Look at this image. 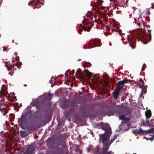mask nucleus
<instances>
[{
    "mask_svg": "<svg viewBox=\"0 0 154 154\" xmlns=\"http://www.w3.org/2000/svg\"><path fill=\"white\" fill-rule=\"evenodd\" d=\"M32 106H35L36 111L30 110L26 112L19 118L18 121H20V124L24 125L29 122L30 125L26 127L27 131L29 133L37 130L38 128V100L34 101Z\"/></svg>",
    "mask_w": 154,
    "mask_h": 154,
    "instance_id": "1",
    "label": "nucleus"
},
{
    "mask_svg": "<svg viewBox=\"0 0 154 154\" xmlns=\"http://www.w3.org/2000/svg\"><path fill=\"white\" fill-rule=\"evenodd\" d=\"M38 141L36 140L34 142L28 146L23 154H34L36 150L38 149Z\"/></svg>",
    "mask_w": 154,
    "mask_h": 154,
    "instance_id": "2",
    "label": "nucleus"
},
{
    "mask_svg": "<svg viewBox=\"0 0 154 154\" xmlns=\"http://www.w3.org/2000/svg\"><path fill=\"white\" fill-rule=\"evenodd\" d=\"M61 147L57 146L55 149V151L57 153V154H64L65 152L66 154H67V150L65 143H64L61 146Z\"/></svg>",
    "mask_w": 154,
    "mask_h": 154,
    "instance_id": "3",
    "label": "nucleus"
},
{
    "mask_svg": "<svg viewBox=\"0 0 154 154\" xmlns=\"http://www.w3.org/2000/svg\"><path fill=\"white\" fill-rule=\"evenodd\" d=\"M55 140L56 141V145L57 146H60L62 144L65 143L64 142L65 137L62 134L57 135L55 137Z\"/></svg>",
    "mask_w": 154,
    "mask_h": 154,
    "instance_id": "4",
    "label": "nucleus"
},
{
    "mask_svg": "<svg viewBox=\"0 0 154 154\" xmlns=\"http://www.w3.org/2000/svg\"><path fill=\"white\" fill-rule=\"evenodd\" d=\"M131 81V80L128 79L127 78H125L122 80L118 82L117 83V87L116 88H117L118 89L120 88V90H121L124 86L125 84Z\"/></svg>",
    "mask_w": 154,
    "mask_h": 154,
    "instance_id": "5",
    "label": "nucleus"
},
{
    "mask_svg": "<svg viewBox=\"0 0 154 154\" xmlns=\"http://www.w3.org/2000/svg\"><path fill=\"white\" fill-rule=\"evenodd\" d=\"M56 142H55L53 138L49 137L47 140V145L49 148H51L53 147L54 145L56 144Z\"/></svg>",
    "mask_w": 154,
    "mask_h": 154,
    "instance_id": "6",
    "label": "nucleus"
},
{
    "mask_svg": "<svg viewBox=\"0 0 154 154\" xmlns=\"http://www.w3.org/2000/svg\"><path fill=\"white\" fill-rule=\"evenodd\" d=\"M105 129H103L104 131H105V132L103 134H105L106 135L110 136V135L112 134V131L111 130V128L109 125L106 123L104 125Z\"/></svg>",
    "mask_w": 154,
    "mask_h": 154,
    "instance_id": "7",
    "label": "nucleus"
},
{
    "mask_svg": "<svg viewBox=\"0 0 154 154\" xmlns=\"http://www.w3.org/2000/svg\"><path fill=\"white\" fill-rule=\"evenodd\" d=\"M53 96V94L49 93L48 95L44 97L42 99H41L40 102L42 103H44L47 101H49L51 100Z\"/></svg>",
    "mask_w": 154,
    "mask_h": 154,
    "instance_id": "8",
    "label": "nucleus"
},
{
    "mask_svg": "<svg viewBox=\"0 0 154 154\" xmlns=\"http://www.w3.org/2000/svg\"><path fill=\"white\" fill-rule=\"evenodd\" d=\"M144 32L141 30H139L136 32V37H138L139 39H141L145 37Z\"/></svg>",
    "mask_w": 154,
    "mask_h": 154,
    "instance_id": "9",
    "label": "nucleus"
},
{
    "mask_svg": "<svg viewBox=\"0 0 154 154\" xmlns=\"http://www.w3.org/2000/svg\"><path fill=\"white\" fill-rule=\"evenodd\" d=\"M85 25L86 26V28L85 27H83V29L84 31H87L88 32L90 31V28L94 26V24L92 23L91 22L90 23L89 22H86V23H85Z\"/></svg>",
    "mask_w": 154,
    "mask_h": 154,
    "instance_id": "10",
    "label": "nucleus"
},
{
    "mask_svg": "<svg viewBox=\"0 0 154 154\" xmlns=\"http://www.w3.org/2000/svg\"><path fill=\"white\" fill-rule=\"evenodd\" d=\"M120 90V88L118 89L117 88H115L113 94V96L114 99H116L118 98Z\"/></svg>",
    "mask_w": 154,
    "mask_h": 154,
    "instance_id": "11",
    "label": "nucleus"
},
{
    "mask_svg": "<svg viewBox=\"0 0 154 154\" xmlns=\"http://www.w3.org/2000/svg\"><path fill=\"white\" fill-rule=\"evenodd\" d=\"M102 153L103 154H107V152L109 149V146L110 145H109V143H104Z\"/></svg>",
    "mask_w": 154,
    "mask_h": 154,
    "instance_id": "12",
    "label": "nucleus"
},
{
    "mask_svg": "<svg viewBox=\"0 0 154 154\" xmlns=\"http://www.w3.org/2000/svg\"><path fill=\"white\" fill-rule=\"evenodd\" d=\"M102 139V143H108L107 141L109 140V136L106 135L105 134H103L101 137H100Z\"/></svg>",
    "mask_w": 154,
    "mask_h": 154,
    "instance_id": "13",
    "label": "nucleus"
},
{
    "mask_svg": "<svg viewBox=\"0 0 154 154\" xmlns=\"http://www.w3.org/2000/svg\"><path fill=\"white\" fill-rule=\"evenodd\" d=\"M29 134L27 131H20V134L22 137H24L26 136Z\"/></svg>",
    "mask_w": 154,
    "mask_h": 154,
    "instance_id": "14",
    "label": "nucleus"
},
{
    "mask_svg": "<svg viewBox=\"0 0 154 154\" xmlns=\"http://www.w3.org/2000/svg\"><path fill=\"white\" fill-rule=\"evenodd\" d=\"M104 125L105 124H104L102 122H101L100 124L97 123H95V126L96 127L98 128H100L99 126H100L101 127V129H105Z\"/></svg>",
    "mask_w": 154,
    "mask_h": 154,
    "instance_id": "15",
    "label": "nucleus"
},
{
    "mask_svg": "<svg viewBox=\"0 0 154 154\" xmlns=\"http://www.w3.org/2000/svg\"><path fill=\"white\" fill-rule=\"evenodd\" d=\"M154 129V128H152L151 129H149L148 130H144L142 129V130H141V131L142 132V134L144 133L148 134L149 133H152V132H153L152 130Z\"/></svg>",
    "mask_w": 154,
    "mask_h": 154,
    "instance_id": "16",
    "label": "nucleus"
},
{
    "mask_svg": "<svg viewBox=\"0 0 154 154\" xmlns=\"http://www.w3.org/2000/svg\"><path fill=\"white\" fill-rule=\"evenodd\" d=\"M146 116L147 119L150 118L152 116V113L150 110L146 111L145 112Z\"/></svg>",
    "mask_w": 154,
    "mask_h": 154,
    "instance_id": "17",
    "label": "nucleus"
},
{
    "mask_svg": "<svg viewBox=\"0 0 154 154\" xmlns=\"http://www.w3.org/2000/svg\"><path fill=\"white\" fill-rule=\"evenodd\" d=\"M130 120V118H125V119L123 120V121L121 122V124L120 125H123V124L124 123H125L127 124L128 126V122Z\"/></svg>",
    "mask_w": 154,
    "mask_h": 154,
    "instance_id": "18",
    "label": "nucleus"
},
{
    "mask_svg": "<svg viewBox=\"0 0 154 154\" xmlns=\"http://www.w3.org/2000/svg\"><path fill=\"white\" fill-rule=\"evenodd\" d=\"M142 130L141 128H140L139 129H135L133 131V132L135 134H142V132L141 131Z\"/></svg>",
    "mask_w": 154,
    "mask_h": 154,
    "instance_id": "19",
    "label": "nucleus"
},
{
    "mask_svg": "<svg viewBox=\"0 0 154 154\" xmlns=\"http://www.w3.org/2000/svg\"><path fill=\"white\" fill-rule=\"evenodd\" d=\"M3 102L2 101H0V111L2 112L3 110L4 109V104L3 103Z\"/></svg>",
    "mask_w": 154,
    "mask_h": 154,
    "instance_id": "20",
    "label": "nucleus"
},
{
    "mask_svg": "<svg viewBox=\"0 0 154 154\" xmlns=\"http://www.w3.org/2000/svg\"><path fill=\"white\" fill-rule=\"evenodd\" d=\"M150 12L149 11H146L143 12V14H144V16L145 17L149 18V15Z\"/></svg>",
    "mask_w": 154,
    "mask_h": 154,
    "instance_id": "21",
    "label": "nucleus"
},
{
    "mask_svg": "<svg viewBox=\"0 0 154 154\" xmlns=\"http://www.w3.org/2000/svg\"><path fill=\"white\" fill-rule=\"evenodd\" d=\"M34 2L33 4H34V6L33 7V9H35V8H38V5L37 3L38 2V0H34Z\"/></svg>",
    "mask_w": 154,
    "mask_h": 154,
    "instance_id": "22",
    "label": "nucleus"
},
{
    "mask_svg": "<svg viewBox=\"0 0 154 154\" xmlns=\"http://www.w3.org/2000/svg\"><path fill=\"white\" fill-rule=\"evenodd\" d=\"M134 41V40H128V43L130 45V46L132 48L134 49L135 48L133 44H132V42H133Z\"/></svg>",
    "mask_w": 154,
    "mask_h": 154,
    "instance_id": "23",
    "label": "nucleus"
},
{
    "mask_svg": "<svg viewBox=\"0 0 154 154\" xmlns=\"http://www.w3.org/2000/svg\"><path fill=\"white\" fill-rule=\"evenodd\" d=\"M117 136L118 135L117 134H116L112 137V138L110 140V142L109 143V145H110L113 142V141L116 138Z\"/></svg>",
    "mask_w": 154,
    "mask_h": 154,
    "instance_id": "24",
    "label": "nucleus"
},
{
    "mask_svg": "<svg viewBox=\"0 0 154 154\" xmlns=\"http://www.w3.org/2000/svg\"><path fill=\"white\" fill-rule=\"evenodd\" d=\"M148 32H149V33H148V37H149V41L150 42L152 39L151 37L152 35L151 34V33L150 32L151 31V29H148Z\"/></svg>",
    "mask_w": 154,
    "mask_h": 154,
    "instance_id": "25",
    "label": "nucleus"
},
{
    "mask_svg": "<svg viewBox=\"0 0 154 154\" xmlns=\"http://www.w3.org/2000/svg\"><path fill=\"white\" fill-rule=\"evenodd\" d=\"M85 74L89 78L92 75L91 73L87 71L85 72Z\"/></svg>",
    "mask_w": 154,
    "mask_h": 154,
    "instance_id": "26",
    "label": "nucleus"
},
{
    "mask_svg": "<svg viewBox=\"0 0 154 154\" xmlns=\"http://www.w3.org/2000/svg\"><path fill=\"white\" fill-rule=\"evenodd\" d=\"M76 74H79L82 76V73L81 69H80L79 68L78 70L76 72L75 74L76 75Z\"/></svg>",
    "mask_w": 154,
    "mask_h": 154,
    "instance_id": "27",
    "label": "nucleus"
},
{
    "mask_svg": "<svg viewBox=\"0 0 154 154\" xmlns=\"http://www.w3.org/2000/svg\"><path fill=\"white\" fill-rule=\"evenodd\" d=\"M143 85V88L142 89V90L143 91V90H145V92L144 93H146V88L147 87V86L146 85Z\"/></svg>",
    "mask_w": 154,
    "mask_h": 154,
    "instance_id": "28",
    "label": "nucleus"
},
{
    "mask_svg": "<svg viewBox=\"0 0 154 154\" xmlns=\"http://www.w3.org/2000/svg\"><path fill=\"white\" fill-rule=\"evenodd\" d=\"M143 125L146 126H152L154 127V125H148L146 122H143L142 123Z\"/></svg>",
    "mask_w": 154,
    "mask_h": 154,
    "instance_id": "29",
    "label": "nucleus"
},
{
    "mask_svg": "<svg viewBox=\"0 0 154 154\" xmlns=\"http://www.w3.org/2000/svg\"><path fill=\"white\" fill-rule=\"evenodd\" d=\"M94 154H101L99 150V148L98 147H97L96 151Z\"/></svg>",
    "mask_w": 154,
    "mask_h": 154,
    "instance_id": "30",
    "label": "nucleus"
},
{
    "mask_svg": "<svg viewBox=\"0 0 154 154\" xmlns=\"http://www.w3.org/2000/svg\"><path fill=\"white\" fill-rule=\"evenodd\" d=\"M124 115H121L119 116V118L120 119L123 120L125 118Z\"/></svg>",
    "mask_w": 154,
    "mask_h": 154,
    "instance_id": "31",
    "label": "nucleus"
},
{
    "mask_svg": "<svg viewBox=\"0 0 154 154\" xmlns=\"http://www.w3.org/2000/svg\"><path fill=\"white\" fill-rule=\"evenodd\" d=\"M150 124L151 125H154L153 124L154 123V119H151L150 121Z\"/></svg>",
    "mask_w": 154,
    "mask_h": 154,
    "instance_id": "32",
    "label": "nucleus"
},
{
    "mask_svg": "<svg viewBox=\"0 0 154 154\" xmlns=\"http://www.w3.org/2000/svg\"><path fill=\"white\" fill-rule=\"evenodd\" d=\"M40 1L41 2H40V1L39 0V4H41L42 5H43L44 1L43 0H40Z\"/></svg>",
    "mask_w": 154,
    "mask_h": 154,
    "instance_id": "33",
    "label": "nucleus"
},
{
    "mask_svg": "<svg viewBox=\"0 0 154 154\" xmlns=\"http://www.w3.org/2000/svg\"><path fill=\"white\" fill-rule=\"evenodd\" d=\"M95 76H96L95 75H93V79L94 80H97V79H99V78H95Z\"/></svg>",
    "mask_w": 154,
    "mask_h": 154,
    "instance_id": "34",
    "label": "nucleus"
},
{
    "mask_svg": "<svg viewBox=\"0 0 154 154\" xmlns=\"http://www.w3.org/2000/svg\"><path fill=\"white\" fill-rule=\"evenodd\" d=\"M139 81L142 82L143 85L144 84V82H143V80L141 78L140 79Z\"/></svg>",
    "mask_w": 154,
    "mask_h": 154,
    "instance_id": "35",
    "label": "nucleus"
},
{
    "mask_svg": "<svg viewBox=\"0 0 154 154\" xmlns=\"http://www.w3.org/2000/svg\"><path fill=\"white\" fill-rule=\"evenodd\" d=\"M5 66H6V67L7 68V69L8 71H10L11 68L9 67H8L7 66L6 64L5 65Z\"/></svg>",
    "mask_w": 154,
    "mask_h": 154,
    "instance_id": "36",
    "label": "nucleus"
},
{
    "mask_svg": "<svg viewBox=\"0 0 154 154\" xmlns=\"http://www.w3.org/2000/svg\"><path fill=\"white\" fill-rule=\"evenodd\" d=\"M147 124L148 125H150V122H149V121H146V122Z\"/></svg>",
    "mask_w": 154,
    "mask_h": 154,
    "instance_id": "37",
    "label": "nucleus"
},
{
    "mask_svg": "<svg viewBox=\"0 0 154 154\" xmlns=\"http://www.w3.org/2000/svg\"><path fill=\"white\" fill-rule=\"evenodd\" d=\"M153 138L150 137V138L148 139V140H150L152 141L153 140Z\"/></svg>",
    "mask_w": 154,
    "mask_h": 154,
    "instance_id": "38",
    "label": "nucleus"
},
{
    "mask_svg": "<svg viewBox=\"0 0 154 154\" xmlns=\"http://www.w3.org/2000/svg\"><path fill=\"white\" fill-rule=\"evenodd\" d=\"M147 43H148V42L147 41H144L143 42V43L145 44H147Z\"/></svg>",
    "mask_w": 154,
    "mask_h": 154,
    "instance_id": "39",
    "label": "nucleus"
},
{
    "mask_svg": "<svg viewBox=\"0 0 154 154\" xmlns=\"http://www.w3.org/2000/svg\"><path fill=\"white\" fill-rule=\"evenodd\" d=\"M11 72L12 74L11 75H12L13 73V72H14V71H13L12 70H11Z\"/></svg>",
    "mask_w": 154,
    "mask_h": 154,
    "instance_id": "40",
    "label": "nucleus"
},
{
    "mask_svg": "<svg viewBox=\"0 0 154 154\" xmlns=\"http://www.w3.org/2000/svg\"><path fill=\"white\" fill-rule=\"evenodd\" d=\"M74 72H75V70H72V75L73 74H74Z\"/></svg>",
    "mask_w": 154,
    "mask_h": 154,
    "instance_id": "41",
    "label": "nucleus"
},
{
    "mask_svg": "<svg viewBox=\"0 0 154 154\" xmlns=\"http://www.w3.org/2000/svg\"><path fill=\"white\" fill-rule=\"evenodd\" d=\"M3 51H5L6 50V48L5 47H3Z\"/></svg>",
    "mask_w": 154,
    "mask_h": 154,
    "instance_id": "42",
    "label": "nucleus"
},
{
    "mask_svg": "<svg viewBox=\"0 0 154 154\" xmlns=\"http://www.w3.org/2000/svg\"><path fill=\"white\" fill-rule=\"evenodd\" d=\"M2 2V0L0 1V5H1Z\"/></svg>",
    "mask_w": 154,
    "mask_h": 154,
    "instance_id": "43",
    "label": "nucleus"
},
{
    "mask_svg": "<svg viewBox=\"0 0 154 154\" xmlns=\"http://www.w3.org/2000/svg\"><path fill=\"white\" fill-rule=\"evenodd\" d=\"M111 152V151H109V152L107 153V154H110Z\"/></svg>",
    "mask_w": 154,
    "mask_h": 154,
    "instance_id": "44",
    "label": "nucleus"
},
{
    "mask_svg": "<svg viewBox=\"0 0 154 154\" xmlns=\"http://www.w3.org/2000/svg\"><path fill=\"white\" fill-rule=\"evenodd\" d=\"M81 60V59H79L78 60H77V61H80Z\"/></svg>",
    "mask_w": 154,
    "mask_h": 154,
    "instance_id": "45",
    "label": "nucleus"
},
{
    "mask_svg": "<svg viewBox=\"0 0 154 154\" xmlns=\"http://www.w3.org/2000/svg\"><path fill=\"white\" fill-rule=\"evenodd\" d=\"M152 131H153V132H152V133H154V129Z\"/></svg>",
    "mask_w": 154,
    "mask_h": 154,
    "instance_id": "46",
    "label": "nucleus"
},
{
    "mask_svg": "<svg viewBox=\"0 0 154 154\" xmlns=\"http://www.w3.org/2000/svg\"><path fill=\"white\" fill-rule=\"evenodd\" d=\"M145 138L147 140H148V139L146 138V137H145Z\"/></svg>",
    "mask_w": 154,
    "mask_h": 154,
    "instance_id": "47",
    "label": "nucleus"
},
{
    "mask_svg": "<svg viewBox=\"0 0 154 154\" xmlns=\"http://www.w3.org/2000/svg\"><path fill=\"white\" fill-rule=\"evenodd\" d=\"M137 25H139V26H140V23H138L137 24Z\"/></svg>",
    "mask_w": 154,
    "mask_h": 154,
    "instance_id": "48",
    "label": "nucleus"
},
{
    "mask_svg": "<svg viewBox=\"0 0 154 154\" xmlns=\"http://www.w3.org/2000/svg\"><path fill=\"white\" fill-rule=\"evenodd\" d=\"M121 39L122 40H124L125 39L124 38H121Z\"/></svg>",
    "mask_w": 154,
    "mask_h": 154,
    "instance_id": "49",
    "label": "nucleus"
},
{
    "mask_svg": "<svg viewBox=\"0 0 154 154\" xmlns=\"http://www.w3.org/2000/svg\"><path fill=\"white\" fill-rule=\"evenodd\" d=\"M42 96V95H41V96H39V99L41 98V96Z\"/></svg>",
    "mask_w": 154,
    "mask_h": 154,
    "instance_id": "50",
    "label": "nucleus"
},
{
    "mask_svg": "<svg viewBox=\"0 0 154 154\" xmlns=\"http://www.w3.org/2000/svg\"><path fill=\"white\" fill-rule=\"evenodd\" d=\"M126 94L127 95H128V94H129V93H126Z\"/></svg>",
    "mask_w": 154,
    "mask_h": 154,
    "instance_id": "51",
    "label": "nucleus"
},
{
    "mask_svg": "<svg viewBox=\"0 0 154 154\" xmlns=\"http://www.w3.org/2000/svg\"><path fill=\"white\" fill-rule=\"evenodd\" d=\"M28 5H30V2H29V3H28Z\"/></svg>",
    "mask_w": 154,
    "mask_h": 154,
    "instance_id": "52",
    "label": "nucleus"
},
{
    "mask_svg": "<svg viewBox=\"0 0 154 154\" xmlns=\"http://www.w3.org/2000/svg\"><path fill=\"white\" fill-rule=\"evenodd\" d=\"M119 35H120V34H121V33H120V32H119Z\"/></svg>",
    "mask_w": 154,
    "mask_h": 154,
    "instance_id": "53",
    "label": "nucleus"
},
{
    "mask_svg": "<svg viewBox=\"0 0 154 154\" xmlns=\"http://www.w3.org/2000/svg\"><path fill=\"white\" fill-rule=\"evenodd\" d=\"M106 84L108 85V84H109V83L108 82H107V83H106Z\"/></svg>",
    "mask_w": 154,
    "mask_h": 154,
    "instance_id": "54",
    "label": "nucleus"
},
{
    "mask_svg": "<svg viewBox=\"0 0 154 154\" xmlns=\"http://www.w3.org/2000/svg\"><path fill=\"white\" fill-rule=\"evenodd\" d=\"M20 106H22V104H20Z\"/></svg>",
    "mask_w": 154,
    "mask_h": 154,
    "instance_id": "55",
    "label": "nucleus"
},
{
    "mask_svg": "<svg viewBox=\"0 0 154 154\" xmlns=\"http://www.w3.org/2000/svg\"><path fill=\"white\" fill-rule=\"evenodd\" d=\"M87 64H90V63L89 62H87Z\"/></svg>",
    "mask_w": 154,
    "mask_h": 154,
    "instance_id": "56",
    "label": "nucleus"
},
{
    "mask_svg": "<svg viewBox=\"0 0 154 154\" xmlns=\"http://www.w3.org/2000/svg\"><path fill=\"white\" fill-rule=\"evenodd\" d=\"M138 85H141V84H140V83H139V84H138Z\"/></svg>",
    "mask_w": 154,
    "mask_h": 154,
    "instance_id": "57",
    "label": "nucleus"
},
{
    "mask_svg": "<svg viewBox=\"0 0 154 154\" xmlns=\"http://www.w3.org/2000/svg\"><path fill=\"white\" fill-rule=\"evenodd\" d=\"M40 7V5H39V8Z\"/></svg>",
    "mask_w": 154,
    "mask_h": 154,
    "instance_id": "58",
    "label": "nucleus"
},
{
    "mask_svg": "<svg viewBox=\"0 0 154 154\" xmlns=\"http://www.w3.org/2000/svg\"><path fill=\"white\" fill-rule=\"evenodd\" d=\"M98 74H97V76H98Z\"/></svg>",
    "mask_w": 154,
    "mask_h": 154,
    "instance_id": "59",
    "label": "nucleus"
},
{
    "mask_svg": "<svg viewBox=\"0 0 154 154\" xmlns=\"http://www.w3.org/2000/svg\"><path fill=\"white\" fill-rule=\"evenodd\" d=\"M148 27H149L150 28V27L149 26Z\"/></svg>",
    "mask_w": 154,
    "mask_h": 154,
    "instance_id": "60",
    "label": "nucleus"
},
{
    "mask_svg": "<svg viewBox=\"0 0 154 154\" xmlns=\"http://www.w3.org/2000/svg\"><path fill=\"white\" fill-rule=\"evenodd\" d=\"M133 154H136V153H134Z\"/></svg>",
    "mask_w": 154,
    "mask_h": 154,
    "instance_id": "61",
    "label": "nucleus"
},
{
    "mask_svg": "<svg viewBox=\"0 0 154 154\" xmlns=\"http://www.w3.org/2000/svg\"><path fill=\"white\" fill-rule=\"evenodd\" d=\"M9 73L10 74V75H11V73H10V72H9Z\"/></svg>",
    "mask_w": 154,
    "mask_h": 154,
    "instance_id": "62",
    "label": "nucleus"
},
{
    "mask_svg": "<svg viewBox=\"0 0 154 154\" xmlns=\"http://www.w3.org/2000/svg\"><path fill=\"white\" fill-rule=\"evenodd\" d=\"M24 86H26V85H24Z\"/></svg>",
    "mask_w": 154,
    "mask_h": 154,
    "instance_id": "63",
    "label": "nucleus"
},
{
    "mask_svg": "<svg viewBox=\"0 0 154 154\" xmlns=\"http://www.w3.org/2000/svg\"><path fill=\"white\" fill-rule=\"evenodd\" d=\"M121 36H122V35H121Z\"/></svg>",
    "mask_w": 154,
    "mask_h": 154,
    "instance_id": "64",
    "label": "nucleus"
}]
</instances>
